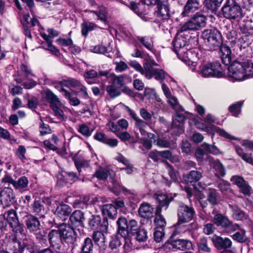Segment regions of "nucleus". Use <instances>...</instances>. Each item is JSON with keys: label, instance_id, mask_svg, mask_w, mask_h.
Masks as SVG:
<instances>
[{"label": "nucleus", "instance_id": "obj_18", "mask_svg": "<svg viewBox=\"0 0 253 253\" xmlns=\"http://www.w3.org/2000/svg\"><path fill=\"white\" fill-rule=\"evenodd\" d=\"M31 210L34 214L39 216L40 218H44V214L47 212L44 202L41 199L34 201L31 205Z\"/></svg>", "mask_w": 253, "mask_h": 253}, {"label": "nucleus", "instance_id": "obj_44", "mask_svg": "<svg viewBox=\"0 0 253 253\" xmlns=\"http://www.w3.org/2000/svg\"><path fill=\"white\" fill-rule=\"evenodd\" d=\"M24 100L27 101V106L31 109H35L39 105L38 98L29 93L25 94L24 96Z\"/></svg>", "mask_w": 253, "mask_h": 253}, {"label": "nucleus", "instance_id": "obj_28", "mask_svg": "<svg viewBox=\"0 0 253 253\" xmlns=\"http://www.w3.org/2000/svg\"><path fill=\"white\" fill-rule=\"evenodd\" d=\"M88 12L93 13L97 17V19L100 20L104 24L107 23V17L108 10L107 8L103 6H98L95 10H88Z\"/></svg>", "mask_w": 253, "mask_h": 253}, {"label": "nucleus", "instance_id": "obj_26", "mask_svg": "<svg viewBox=\"0 0 253 253\" xmlns=\"http://www.w3.org/2000/svg\"><path fill=\"white\" fill-rule=\"evenodd\" d=\"M16 235L10 239L7 245V249L12 253H20L23 246V243L18 240Z\"/></svg>", "mask_w": 253, "mask_h": 253}, {"label": "nucleus", "instance_id": "obj_43", "mask_svg": "<svg viewBox=\"0 0 253 253\" xmlns=\"http://www.w3.org/2000/svg\"><path fill=\"white\" fill-rule=\"evenodd\" d=\"M136 39L148 50L152 51L154 48L153 41L151 38L149 37L137 36Z\"/></svg>", "mask_w": 253, "mask_h": 253}, {"label": "nucleus", "instance_id": "obj_48", "mask_svg": "<svg viewBox=\"0 0 253 253\" xmlns=\"http://www.w3.org/2000/svg\"><path fill=\"white\" fill-rule=\"evenodd\" d=\"M223 0H205L207 8L212 11H216L220 6Z\"/></svg>", "mask_w": 253, "mask_h": 253}, {"label": "nucleus", "instance_id": "obj_38", "mask_svg": "<svg viewBox=\"0 0 253 253\" xmlns=\"http://www.w3.org/2000/svg\"><path fill=\"white\" fill-rule=\"evenodd\" d=\"M161 212L159 209L156 210L154 223L156 226V228L164 229L166 225V221L161 214Z\"/></svg>", "mask_w": 253, "mask_h": 253}, {"label": "nucleus", "instance_id": "obj_21", "mask_svg": "<svg viewBox=\"0 0 253 253\" xmlns=\"http://www.w3.org/2000/svg\"><path fill=\"white\" fill-rule=\"evenodd\" d=\"M203 173L197 170H192L183 175V179L187 184H194L202 177Z\"/></svg>", "mask_w": 253, "mask_h": 253}, {"label": "nucleus", "instance_id": "obj_61", "mask_svg": "<svg viewBox=\"0 0 253 253\" xmlns=\"http://www.w3.org/2000/svg\"><path fill=\"white\" fill-rule=\"evenodd\" d=\"M35 234L37 240L41 244H44L46 242V233L43 229L40 228V230L33 232Z\"/></svg>", "mask_w": 253, "mask_h": 253}, {"label": "nucleus", "instance_id": "obj_3", "mask_svg": "<svg viewBox=\"0 0 253 253\" xmlns=\"http://www.w3.org/2000/svg\"><path fill=\"white\" fill-rule=\"evenodd\" d=\"M221 11L224 17L230 20L238 21L244 17L240 6L235 0H226Z\"/></svg>", "mask_w": 253, "mask_h": 253}, {"label": "nucleus", "instance_id": "obj_40", "mask_svg": "<svg viewBox=\"0 0 253 253\" xmlns=\"http://www.w3.org/2000/svg\"><path fill=\"white\" fill-rule=\"evenodd\" d=\"M160 153L161 160H169L172 163H177L180 161L179 156L175 154H172L169 150L161 151Z\"/></svg>", "mask_w": 253, "mask_h": 253}, {"label": "nucleus", "instance_id": "obj_6", "mask_svg": "<svg viewBox=\"0 0 253 253\" xmlns=\"http://www.w3.org/2000/svg\"><path fill=\"white\" fill-rule=\"evenodd\" d=\"M4 219L7 221L15 234H24V229L22 224L19 222L16 211L13 209L6 211L3 214Z\"/></svg>", "mask_w": 253, "mask_h": 253}, {"label": "nucleus", "instance_id": "obj_51", "mask_svg": "<svg viewBox=\"0 0 253 253\" xmlns=\"http://www.w3.org/2000/svg\"><path fill=\"white\" fill-rule=\"evenodd\" d=\"M229 219L225 215L221 213L217 217L212 218V222L217 226H220L223 228Z\"/></svg>", "mask_w": 253, "mask_h": 253}, {"label": "nucleus", "instance_id": "obj_16", "mask_svg": "<svg viewBox=\"0 0 253 253\" xmlns=\"http://www.w3.org/2000/svg\"><path fill=\"white\" fill-rule=\"evenodd\" d=\"M48 239L50 245L56 248H58L62 243L61 226L58 230H51L48 234Z\"/></svg>", "mask_w": 253, "mask_h": 253}, {"label": "nucleus", "instance_id": "obj_56", "mask_svg": "<svg viewBox=\"0 0 253 253\" xmlns=\"http://www.w3.org/2000/svg\"><path fill=\"white\" fill-rule=\"evenodd\" d=\"M239 30L242 34L253 35V27L244 22L239 24Z\"/></svg>", "mask_w": 253, "mask_h": 253}, {"label": "nucleus", "instance_id": "obj_29", "mask_svg": "<svg viewBox=\"0 0 253 253\" xmlns=\"http://www.w3.org/2000/svg\"><path fill=\"white\" fill-rule=\"evenodd\" d=\"M171 246L173 248L180 250H189L192 247L191 241L188 240L176 239L171 242Z\"/></svg>", "mask_w": 253, "mask_h": 253}, {"label": "nucleus", "instance_id": "obj_13", "mask_svg": "<svg viewBox=\"0 0 253 253\" xmlns=\"http://www.w3.org/2000/svg\"><path fill=\"white\" fill-rule=\"evenodd\" d=\"M24 219L26 227L30 233L40 230L41 225L37 217L33 214H29L25 216Z\"/></svg>", "mask_w": 253, "mask_h": 253}, {"label": "nucleus", "instance_id": "obj_7", "mask_svg": "<svg viewBox=\"0 0 253 253\" xmlns=\"http://www.w3.org/2000/svg\"><path fill=\"white\" fill-rule=\"evenodd\" d=\"M198 72L204 78H220L223 76L222 68L219 62L205 64Z\"/></svg>", "mask_w": 253, "mask_h": 253}, {"label": "nucleus", "instance_id": "obj_25", "mask_svg": "<svg viewBox=\"0 0 253 253\" xmlns=\"http://www.w3.org/2000/svg\"><path fill=\"white\" fill-rule=\"evenodd\" d=\"M156 200L158 202L156 209H159L162 211V208H164L165 210L168 208L169 203L173 201V198L166 194H160L157 196Z\"/></svg>", "mask_w": 253, "mask_h": 253}, {"label": "nucleus", "instance_id": "obj_37", "mask_svg": "<svg viewBox=\"0 0 253 253\" xmlns=\"http://www.w3.org/2000/svg\"><path fill=\"white\" fill-rule=\"evenodd\" d=\"M98 28V25L94 23L84 20L81 24L82 34L83 36L86 37L89 32Z\"/></svg>", "mask_w": 253, "mask_h": 253}, {"label": "nucleus", "instance_id": "obj_62", "mask_svg": "<svg viewBox=\"0 0 253 253\" xmlns=\"http://www.w3.org/2000/svg\"><path fill=\"white\" fill-rule=\"evenodd\" d=\"M164 163L166 164L169 175L170 177L171 181L174 182L178 181L176 172L173 169L172 166L167 161H164Z\"/></svg>", "mask_w": 253, "mask_h": 253}, {"label": "nucleus", "instance_id": "obj_33", "mask_svg": "<svg viewBox=\"0 0 253 253\" xmlns=\"http://www.w3.org/2000/svg\"><path fill=\"white\" fill-rule=\"evenodd\" d=\"M94 246L92 239L89 237L85 238L81 247L80 253H93Z\"/></svg>", "mask_w": 253, "mask_h": 253}, {"label": "nucleus", "instance_id": "obj_60", "mask_svg": "<svg viewBox=\"0 0 253 253\" xmlns=\"http://www.w3.org/2000/svg\"><path fill=\"white\" fill-rule=\"evenodd\" d=\"M129 65L134 69L136 71L140 72L141 75L145 77L146 74V70L145 68H143L141 65L135 60H131L128 63Z\"/></svg>", "mask_w": 253, "mask_h": 253}, {"label": "nucleus", "instance_id": "obj_17", "mask_svg": "<svg viewBox=\"0 0 253 253\" xmlns=\"http://www.w3.org/2000/svg\"><path fill=\"white\" fill-rule=\"evenodd\" d=\"M212 242L215 247L218 250H225L231 247L232 243L228 238H224L214 235L212 238Z\"/></svg>", "mask_w": 253, "mask_h": 253}, {"label": "nucleus", "instance_id": "obj_24", "mask_svg": "<svg viewBox=\"0 0 253 253\" xmlns=\"http://www.w3.org/2000/svg\"><path fill=\"white\" fill-rule=\"evenodd\" d=\"M118 234L120 235L123 238L128 237V222L126 219L123 216L120 217L117 221Z\"/></svg>", "mask_w": 253, "mask_h": 253}, {"label": "nucleus", "instance_id": "obj_27", "mask_svg": "<svg viewBox=\"0 0 253 253\" xmlns=\"http://www.w3.org/2000/svg\"><path fill=\"white\" fill-rule=\"evenodd\" d=\"M71 211V208L68 205L61 204L57 206L54 213L64 221L66 219Z\"/></svg>", "mask_w": 253, "mask_h": 253}, {"label": "nucleus", "instance_id": "obj_45", "mask_svg": "<svg viewBox=\"0 0 253 253\" xmlns=\"http://www.w3.org/2000/svg\"><path fill=\"white\" fill-rule=\"evenodd\" d=\"M74 162L79 173L82 171V169H85L89 167V162L82 158H75Z\"/></svg>", "mask_w": 253, "mask_h": 253}, {"label": "nucleus", "instance_id": "obj_34", "mask_svg": "<svg viewBox=\"0 0 253 253\" xmlns=\"http://www.w3.org/2000/svg\"><path fill=\"white\" fill-rule=\"evenodd\" d=\"M229 207L232 211V216L233 218L237 220H241L246 218L245 212L237 206L229 205Z\"/></svg>", "mask_w": 253, "mask_h": 253}, {"label": "nucleus", "instance_id": "obj_41", "mask_svg": "<svg viewBox=\"0 0 253 253\" xmlns=\"http://www.w3.org/2000/svg\"><path fill=\"white\" fill-rule=\"evenodd\" d=\"M44 93L45 99L49 103L50 107L55 105L60 104L59 99L52 91L47 89L45 90Z\"/></svg>", "mask_w": 253, "mask_h": 253}, {"label": "nucleus", "instance_id": "obj_2", "mask_svg": "<svg viewBox=\"0 0 253 253\" xmlns=\"http://www.w3.org/2000/svg\"><path fill=\"white\" fill-rule=\"evenodd\" d=\"M202 37L205 46L209 50H217L222 44L221 35L216 29H205L202 33Z\"/></svg>", "mask_w": 253, "mask_h": 253}, {"label": "nucleus", "instance_id": "obj_19", "mask_svg": "<svg viewBox=\"0 0 253 253\" xmlns=\"http://www.w3.org/2000/svg\"><path fill=\"white\" fill-rule=\"evenodd\" d=\"M84 212L80 210H76L70 215L69 221L72 227H84Z\"/></svg>", "mask_w": 253, "mask_h": 253}, {"label": "nucleus", "instance_id": "obj_1", "mask_svg": "<svg viewBox=\"0 0 253 253\" xmlns=\"http://www.w3.org/2000/svg\"><path fill=\"white\" fill-rule=\"evenodd\" d=\"M228 70L229 77L241 81L253 75V63L247 56L240 54L237 60L228 67Z\"/></svg>", "mask_w": 253, "mask_h": 253}, {"label": "nucleus", "instance_id": "obj_9", "mask_svg": "<svg viewBox=\"0 0 253 253\" xmlns=\"http://www.w3.org/2000/svg\"><path fill=\"white\" fill-rule=\"evenodd\" d=\"M3 186H10L12 184L15 190L20 192L24 191L28 187L29 180L27 177L23 176L17 180H14L10 175H5L1 180Z\"/></svg>", "mask_w": 253, "mask_h": 253}, {"label": "nucleus", "instance_id": "obj_8", "mask_svg": "<svg viewBox=\"0 0 253 253\" xmlns=\"http://www.w3.org/2000/svg\"><path fill=\"white\" fill-rule=\"evenodd\" d=\"M195 214L196 212L193 207L181 204L177 209V224L180 225L189 222L193 219Z\"/></svg>", "mask_w": 253, "mask_h": 253}, {"label": "nucleus", "instance_id": "obj_53", "mask_svg": "<svg viewBox=\"0 0 253 253\" xmlns=\"http://www.w3.org/2000/svg\"><path fill=\"white\" fill-rule=\"evenodd\" d=\"M168 103L171 106L173 110H182V107L178 103L177 98L172 94L167 97Z\"/></svg>", "mask_w": 253, "mask_h": 253}, {"label": "nucleus", "instance_id": "obj_59", "mask_svg": "<svg viewBox=\"0 0 253 253\" xmlns=\"http://www.w3.org/2000/svg\"><path fill=\"white\" fill-rule=\"evenodd\" d=\"M243 105L242 101H239L234 103L229 107V111L234 117H238L241 112V108Z\"/></svg>", "mask_w": 253, "mask_h": 253}, {"label": "nucleus", "instance_id": "obj_46", "mask_svg": "<svg viewBox=\"0 0 253 253\" xmlns=\"http://www.w3.org/2000/svg\"><path fill=\"white\" fill-rule=\"evenodd\" d=\"M224 28L226 29L224 31V34L225 35L226 38L230 40L231 42H235L238 36L237 31L232 27L230 28L228 26H225Z\"/></svg>", "mask_w": 253, "mask_h": 253}, {"label": "nucleus", "instance_id": "obj_22", "mask_svg": "<svg viewBox=\"0 0 253 253\" xmlns=\"http://www.w3.org/2000/svg\"><path fill=\"white\" fill-rule=\"evenodd\" d=\"M200 0H188L182 12L183 16H187L197 10L200 7Z\"/></svg>", "mask_w": 253, "mask_h": 253}, {"label": "nucleus", "instance_id": "obj_47", "mask_svg": "<svg viewBox=\"0 0 253 253\" xmlns=\"http://www.w3.org/2000/svg\"><path fill=\"white\" fill-rule=\"evenodd\" d=\"M140 229L136 220L132 219L128 222V237H130L135 235L137 231Z\"/></svg>", "mask_w": 253, "mask_h": 253}, {"label": "nucleus", "instance_id": "obj_5", "mask_svg": "<svg viewBox=\"0 0 253 253\" xmlns=\"http://www.w3.org/2000/svg\"><path fill=\"white\" fill-rule=\"evenodd\" d=\"M173 49L179 58H188L190 46L187 39L182 36H177L172 41Z\"/></svg>", "mask_w": 253, "mask_h": 253}, {"label": "nucleus", "instance_id": "obj_42", "mask_svg": "<svg viewBox=\"0 0 253 253\" xmlns=\"http://www.w3.org/2000/svg\"><path fill=\"white\" fill-rule=\"evenodd\" d=\"M235 149L237 154L246 162L253 164V158L251 154L245 153L243 149L239 146L236 145Z\"/></svg>", "mask_w": 253, "mask_h": 253}, {"label": "nucleus", "instance_id": "obj_31", "mask_svg": "<svg viewBox=\"0 0 253 253\" xmlns=\"http://www.w3.org/2000/svg\"><path fill=\"white\" fill-rule=\"evenodd\" d=\"M184 109L182 110H175L174 115L173 116L172 122V127L176 128L180 127L183 124L186 118L183 113Z\"/></svg>", "mask_w": 253, "mask_h": 253}, {"label": "nucleus", "instance_id": "obj_4", "mask_svg": "<svg viewBox=\"0 0 253 253\" xmlns=\"http://www.w3.org/2000/svg\"><path fill=\"white\" fill-rule=\"evenodd\" d=\"M206 16L200 12H197L193 15L190 20L185 23L180 27L179 31L183 32L198 30L206 25Z\"/></svg>", "mask_w": 253, "mask_h": 253}, {"label": "nucleus", "instance_id": "obj_15", "mask_svg": "<svg viewBox=\"0 0 253 253\" xmlns=\"http://www.w3.org/2000/svg\"><path fill=\"white\" fill-rule=\"evenodd\" d=\"M145 68L146 70L145 78L148 80L151 79L153 77L155 79L159 81L161 83L164 82L165 79L166 73L162 69H159L154 68H151L149 65L145 64Z\"/></svg>", "mask_w": 253, "mask_h": 253}, {"label": "nucleus", "instance_id": "obj_35", "mask_svg": "<svg viewBox=\"0 0 253 253\" xmlns=\"http://www.w3.org/2000/svg\"><path fill=\"white\" fill-rule=\"evenodd\" d=\"M153 209L149 204H142L139 209V215L144 218H150L153 216Z\"/></svg>", "mask_w": 253, "mask_h": 253}, {"label": "nucleus", "instance_id": "obj_52", "mask_svg": "<svg viewBox=\"0 0 253 253\" xmlns=\"http://www.w3.org/2000/svg\"><path fill=\"white\" fill-rule=\"evenodd\" d=\"M90 51L97 53L104 54L110 51V48L109 46H105L102 44H98L95 46H92L90 48Z\"/></svg>", "mask_w": 253, "mask_h": 253}, {"label": "nucleus", "instance_id": "obj_23", "mask_svg": "<svg viewBox=\"0 0 253 253\" xmlns=\"http://www.w3.org/2000/svg\"><path fill=\"white\" fill-rule=\"evenodd\" d=\"M219 49H220L219 54L222 62L226 66L230 65L232 60L230 48L225 44H221Z\"/></svg>", "mask_w": 253, "mask_h": 253}, {"label": "nucleus", "instance_id": "obj_20", "mask_svg": "<svg viewBox=\"0 0 253 253\" xmlns=\"http://www.w3.org/2000/svg\"><path fill=\"white\" fill-rule=\"evenodd\" d=\"M107 231H94L92 235L91 239L93 240L95 244L99 247L100 250H104L107 247L105 244V237L104 232Z\"/></svg>", "mask_w": 253, "mask_h": 253}, {"label": "nucleus", "instance_id": "obj_30", "mask_svg": "<svg viewBox=\"0 0 253 253\" xmlns=\"http://www.w3.org/2000/svg\"><path fill=\"white\" fill-rule=\"evenodd\" d=\"M209 159L210 165L215 170V175L218 177H223L225 175V169L222 164L219 161H214L210 157Z\"/></svg>", "mask_w": 253, "mask_h": 253}, {"label": "nucleus", "instance_id": "obj_50", "mask_svg": "<svg viewBox=\"0 0 253 253\" xmlns=\"http://www.w3.org/2000/svg\"><path fill=\"white\" fill-rule=\"evenodd\" d=\"M62 90L64 96L69 100V103L71 105L77 106L80 104V100L76 96L72 95L70 92L66 89H62Z\"/></svg>", "mask_w": 253, "mask_h": 253}, {"label": "nucleus", "instance_id": "obj_57", "mask_svg": "<svg viewBox=\"0 0 253 253\" xmlns=\"http://www.w3.org/2000/svg\"><path fill=\"white\" fill-rule=\"evenodd\" d=\"M52 43V41L43 42L41 44V47L49 51L53 54H56L59 52V50Z\"/></svg>", "mask_w": 253, "mask_h": 253}, {"label": "nucleus", "instance_id": "obj_36", "mask_svg": "<svg viewBox=\"0 0 253 253\" xmlns=\"http://www.w3.org/2000/svg\"><path fill=\"white\" fill-rule=\"evenodd\" d=\"M102 212L104 215H107L111 219L116 218L117 211L115 206L112 204H106L103 206Z\"/></svg>", "mask_w": 253, "mask_h": 253}, {"label": "nucleus", "instance_id": "obj_39", "mask_svg": "<svg viewBox=\"0 0 253 253\" xmlns=\"http://www.w3.org/2000/svg\"><path fill=\"white\" fill-rule=\"evenodd\" d=\"M250 35L239 34L237 39V42H238V46L241 51L243 49L246 51V48L250 44Z\"/></svg>", "mask_w": 253, "mask_h": 253}, {"label": "nucleus", "instance_id": "obj_58", "mask_svg": "<svg viewBox=\"0 0 253 253\" xmlns=\"http://www.w3.org/2000/svg\"><path fill=\"white\" fill-rule=\"evenodd\" d=\"M215 189H210L207 195V200L212 206L217 204V195Z\"/></svg>", "mask_w": 253, "mask_h": 253}, {"label": "nucleus", "instance_id": "obj_12", "mask_svg": "<svg viewBox=\"0 0 253 253\" xmlns=\"http://www.w3.org/2000/svg\"><path fill=\"white\" fill-rule=\"evenodd\" d=\"M88 224L92 229H97L99 227L100 230L107 231L108 222L107 218H103L102 220L100 216L98 215H92L88 220Z\"/></svg>", "mask_w": 253, "mask_h": 253}, {"label": "nucleus", "instance_id": "obj_32", "mask_svg": "<svg viewBox=\"0 0 253 253\" xmlns=\"http://www.w3.org/2000/svg\"><path fill=\"white\" fill-rule=\"evenodd\" d=\"M198 249L199 252L203 253H211V245L209 243L208 238L201 237L197 242Z\"/></svg>", "mask_w": 253, "mask_h": 253}, {"label": "nucleus", "instance_id": "obj_63", "mask_svg": "<svg viewBox=\"0 0 253 253\" xmlns=\"http://www.w3.org/2000/svg\"><path fill=\"white\" fill-rule=\"evenodd\" d=\"M119 88L115 85L111 84L107 87L106 90L112 98H115L121 94Z\"/></svg>", "mask_w": 253, "mask_h": 253}, {"label": "nucleus", "instance_id": "obj_49", "mask_svg": "<svg viewBox=\"0 0 253 253\" xmlns=\"http://www.w3.org/2000/svg\"><path fill=\"white\" fill-rule=\"evenodd\" d=\"M88 198L85 196L80 197L78 199L75 200L72 204L73 206L75 208H85L87 205Z\"/></svg>", "mask_w": 253, "mask_h": 253}, {"label": "nucleus", "instance_id": "obj_64", "mask_svg": "<svg viewBox=\"0 0 253 253\" xmlns=\"http://www.w3.org/2000/svg\"><path fill=\"white\" fill-rule=\"evenodd\" d=\"M78 131L86 137H89L92 132V130H90L89 127L85 124L79 125Z\"/></svg>", "mask_w": 253, "mask_h": 253}, {"label": "nucleus", "instance_id": "obj_11", "mask_svg": "<svg viewBox=\"0 0 253 253\" xmlns=\"http://www.w3.org/2000/svg\"><path fill=\"white\" fill-rule=\"evenodd\" d=\"M60 226L62 242H64L72 246L74 245L77 240V234L73 227H71L64 224H61Z\"/></svg>", "mask_w": 253, "mask_h": 253}, {"label": "nucleus", "instance_id": "obj_54", "mask_svg": "<svg viewBox=\"0 0 253 253\" xmlns=\"http://www.w3.org/2000/svg\"><path fill=\"white\" fill-rule=\"evenodd\" d=\"M109 181L112 183V187L116 190H122L124 192L127 193L128 194H132L133 193L127 188L121 185L115 179L114 176L111 175L109 178Z\"/></svg>", "mask_w": 253, "mask_h": 253}, {"label": "nucleus", "instance_id": "obj_55", "mask_svg": "<svg viewBox=\"0 0 253 253\" xmlns=\"http://www.w3.org/2000/svg\"><path fill=\"white\" fill-rule=\"evenodd\" d=\"M223 228L226 233L231 234L238 230L240 228V226L238 224L234 223L232 221L229 219Z\"/></svg>", "mask_w": 253, "mask_h": 253}, {"label": "nucleus", "instance_id": "obj_10", "mask_svg": "<svg viewBox=\"0 0 253 253\" xmlns=\"http://www.w3.org/2000/svg\"><path fill=\"white\" fill-rule=\"evenodd\" d=\"M156 6L154 13L157 18L162 20L170 18L169 0H159Z\"/></svg>", "mask_w": 253, "mask_h": 253}, {"label": "nucleus", "instance_id": "obj_14", "mask_svg": "<svg viewBox=\"0 0 253 253\" xmlns=\"http://www.w3.org/2000/svg\"><path fill=\"white\" fill-rule=\"evenodd\" d=\"M4 186L0 192V200L3 205L8 207L13 203L15 195L13 189L9 186Z\"/></svg>", "mask_w": 253, "mask_h": 253}]
</instances>
